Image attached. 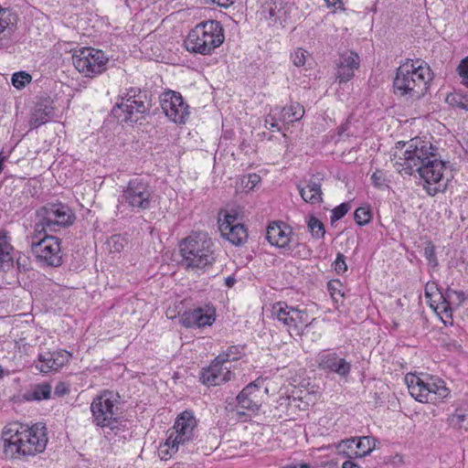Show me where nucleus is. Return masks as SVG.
<instances>
[{
	"mask_svg": "<svg viewBox=\"0 0 468 468\" xmlns=\"http://www.w3.org/2000/svg\"><path fill=\"white\" fill-rule=\"evenodd\" d=\"M75 218L72 210L62 203H48L36 211V222L29 243L38 262L51 267L62 264L60 239L52 233L71 226Z\"/></svg>",
	"mask_w": 468,
	"mask_h": 468,
	"instance_id": "nucleus-1",
	"label": "nucleus"
},
{
	"mask_svg": "<svg viewBox=\"0 0 468 468\" xmlns=\"http://www.w3.org/2000/svg\"><path fill=\"white\" fill-rule=\"evenodd\" d=\"M408 144L409 147L404 152L403 157L395 161L394 167L400 174L410 176L417 172L427 185H438V186L427 187V192L431 196L442 191L446 186L441 184L445 163L440 160L438 148L420 138L411 139Z\"/></svg>",
	"mask_w": 468,
	"mask_h": 468,
	"instance_id": "nucleus-2",
	"label": "nucleus"
},
{
	"mask_svg": "<svg viewBox=\"0 0 468 468\" xmlns=\"http://www.w3.org/2000/svg\"><path fill=\"white\" fill-rule=\"evenodd\" d=\"M45 430L41 423L30 428L19 422L7 424L2 431L3 452L5 458L20 459L42 452L48 442Z\"/></svg>",
	"mask_w": 468,
	"mask_h": 468,
	"instance_id": "nucleus-3",
	"label": "nucleus"
},
{
	"mask_svg": "<svg viewBox=\"0 0 468 468\" xmlns=\"http://www.w3.org/2000/svg\"><path fill=\"white\" fill-rule=\"evenodd\" d=\"M415 64L409 59L399 67L393 81L395 94L417 99L425 94L431 80V72L429 67Z\"/></svg>",
	"mask_w": 468,
	"mask_h": 468,
	"instance_id": "nucleus-4",
	"label": "nucleus"
},
{
	"mask_svg": "<svg viewBox=\"0 0 468 468\" xmlns=\"http://www.w3.org/2000/svg\"><path fill=\"white\" fill-rule=\"evenodd\" d=\"M224 30L220 22L207 20L197 25L185 40L186 48L191 53L210 54L224 42Z\"/></svg>",
	"mask_w": 468,
	"mask_h": 468,
	"instance_id": "nucleus-5",
	"label": "nucleus"
},
{
	"mask_svg": "<svg viewBox=\"0 0 468 468\" xmlns=\"http://www.w3.org/2000/svg\"><path fill=\"white\" fill-rule=\"evenodd\" d=\"M212 246L213 243L206 233L198 232L188 236L180 244L182 264L192 270L212 265L215 261Z\"/></svg>",
	"mask_w": 468,
	"mask_h": 468,
	"instance_id": "nucleus-6",
	"label": "nucleus"
},
{
	"mask_svg": "<svg viewBox=\"0 0 468 468\" xmlns=\"http://www.w3.org/2000/svg\"><path fill=\"white\" fill-rule=\"evenodd\" d=\"M410 395L422 403H437L448 397L449 388L441 378L430 377L424 380L414 374H408L405 377Z\"/></svg>",
	"mask_w": 468,
	"mask_h": 468,
	"instance_id": "nucleus-7",
	"label": "nucleus"
},
{
	"mask_svg": "<svg viewBox=\"0 0 468 468\" xmlns=\"http://www.w3.org/2000/svg\"><path fill=\"white\" fill-rule=\"evenodd\" d=\"M197 426V420L192 411L185 410L180 413L176 419L174 427L164 445L166 449L163 450V447L161 448L162 458H165L167 454L172 455L177 452L179 445H185L194 441Z\"/></svg>",
	"mask_w": 468,
	"mask_h": 468,
	"instance_id": "nucleus-8",
	"label": "nucleus"
},
{
	"mask_svg": "<svg viewBox=\"0 0 468 468\" xmlns=\"http://www.w3.org/2000/svg\"><path fill=\"white\" fill-rule=\"evenodd\" d=\"M153 198V191L143 178L131 179L119 197L118 209L122 212V207L128 206L132 211L139 212L150 207Z\"/></svg>",
	"mask_w": 468,
	"mask_h": 468,
	"instance_id": "nucleus-9",
	"label": "nucleus"
},
{
	"mask_svg": "<svg viewBox=\"0 0 468 468\" xmlns=\"http://www.w3.org/2000/svg\"><path fill=\"white\" fill-rule=\"evenodd\" d=\"M108 61V57L101 50L93 48H82L72 55L75 69L90 78L106 70Z\"/></svg>",
	"mask_w": 468,
	"mask_h": 468,
	"instance_id": "nucleus-10",
	"label": "nucleus"
},
{
	"mask_svg": "<svg viewBox=\"0 0 468 468\" xmlns=\"http://www.w3.org/2000/svg\"><path fill=\"white\" fill-rule=\"evenodd\" d=\"M272 314L288 327L289 334L301 335L308 325V314L305 311L299 310L285 303H277L272 307Z\"/></svg>",
	"mask_w": 468,
	"mask_h": 468,
	"instance_id": "nucleus-11",
	"label": "nucleus"
},
{
	"mask_svg": "<svg viewBox=\"0 0 468 468\" xmlns=\"http://www.w3.org/2000/svg\"><path fill=\"white\" fill-rule=\"evenodd\" d=\"M151 106V100L147 95H139L138 101L116 103L112 112L121 122L136 123L149 113Z\"/></svg>",
	"mask_w": 468,
	"mask_h": 468,
	"instance_id": "nucleus-12",
	"label": "nucleus"
},
{
	"mask_svg": "<svg viewBox=\"0 0 468 468\" xmlns=\"http://www.w3.org/2000/svg\"><path fill=\"white\" fill-rule=\"evenodd\" d=\"M228 354H219L211 362L208 367L203 368L200 373V380L207 386H218L231 379L232 372L228 366Z\"/></svg>",
	"mask_w": 468,
	"mask_h": 468,
	"instance_id": "nucleus-13",
	"label": "nucleus"
},
{
	"mask_svg": "<svg viewBox=\"0 0 468 468\" xmlns=\"http://www.w3.org/2000/svg\"><path fill=\"white\" fill-rule=\"evenodd\" d=\"M90 410L97 426H111L117 420V407L112 400V392L105 391L96 397L90 405Z\"/></svg>",
	"mask_w": 468,
	"mask_h": 468,
	"instance_id": "nucleus-14",
	"label": "nucleus"
},
{
	"mask_svg": "<svg viewBox=\"0 0 468 468\" xmlns=\"http://www.w3.org/2000/svg\"><path fill=\"white\" fill-rule=\"evenodd\" d=\"M161 107L165 115L176 123H185L189 115L188 105L180 93L169 90L163 94Z\"/></svg>",
	"mask_w": 468,
	"mask_h": 468,
	"instance_id": "nucleus-15",
	"label": "nucleus"
},
{
	"mask_svg": "<svg viewBox=\"0 0 468 468\" xmlns=\"http://www.w3.org/2000/svg\"><path fill=\"white\" fill-rule=\"evenodd\" d=\"M221 236L230 243L240 246L247 241L248 231L243 224L237 222V215L227 213L224 218L218 219Z\"/></svg>",
	"mask_w": 468,
	"mask_h": 468,
	"instance_id": "nucleus-16",
	"label": "nucleus"
},
{
	"mask_svg": "<svg viewBox=\"0 0 468 468\" xmlns=\"http://www.w3.org/2000/svg\"><path fill=\"white\" fill-rule=\"evenodd\" d=\"M54 116L55 107L53 101L49 97L41 98L31 110L29 126L31 129L38 128L51 121Z\"/></svg>",
	"mask_w": 468,
	"mask_h": 468,
	"instance_id": "nucleus-17",
	"label": "nucleus"
},
{
	"mask_svg": "<svg viewBox=\"0 0 468 468\" xmlns=\"http://www.w3.org/2000/svg\"><path fill=\"white\" fill-rule=\"evenodd\" d=\"M260 388L259 380L248 384L236 398L238 407L250 411L258 410L261 405Z\"/></svg>",
	"mask_w": 468,
	"mask_h": 468,
	"instance_id": "nucleus-18",
	"label": "nucleus"
},
{
	"mask_svg": "<svg viewBox=\"0 0 468 468\" xmlns=\"http://www.w3.org/2000/svg\"><path fill=\"white\" fill-rule=\"evenodd\" d=\"M291 233L292 230L287 225L274 222L267 228L266 239L272 246L282 249L284 251H291Z\"/></svg>",
	"mask_w": 468,
	"mask_h": 468,
	"instance_id": "nucleus-19",
	"label": "nucleus"
},
{
	"mask_svg": "<svg viewBox=\"0 0 468 468\" xmlns=\"http://www.w3.org/2000/svg\"><path fill=\"white\" fill-rule=\"evenodd\" d=\"M321 369L346 377L350 373L351 365L346 359L339 357L336 353L321 354L318 359Z\"/></svg>",
	"mask_w": 468,
	"mask_h": 468,
	"instance_id": "nucleus-20",
	"label": "nucleus"
},
{
	"mask_svg": "<svg viewBox=\"0 0 468 468\" xmlns=\"http://www.w3.org/2000/svg\"><path fill=\"white\" fill-rule=\"evenodd\" d=\"M214 321V311L204 310L203 308L185 312L181 316L182 324L188 328L210 325Z\"/></svg>",
	"mask_w": 468,
	"mask_h": 468,
	"instance_id": "nucleus-21",
	"label": "nucleus"
},
{
	"mask_svg": "<svg viewBox=\"0 0 468 468\" xmlns=\"http://www.w3.org/2000/svg\"><path fill=\"white\" fill-rule=\"evenodd\" d=\"M302 198L312 205L320 204L323 201V192L321 184L314 179H311L306 186H297Z\"/></svg>",
	"mask_w": 468,
	"mask_h": 468,
	"instance_id": "nucleus-22",
	"label": "nucleus"
},
{
	"mask_svg": "<svg viewBox=\"0 0 468 468\" xmlns=\"http://www.w3.org/2000/svg\"><path fill=\"white\" fill-rule=\"evenodd\" d=\"M12 250L5 235H0V270L5 271L13 266Z\"/></svg>",
	"mask_w": 468,
	"mask_h": 468,
	"instance_id": "nucleus-23",
	"label": "nucleus"
},
{
	"mask_svg": "<svg viewBox=\"0 0 468 468\" xmlns=\"http://www.w3.org/2000/svg\"><path fill=\"white\" fill-rule=\"evenodd\" d=\"M304 109L298 102L292 103L288 107H283L281 111L280 120L284 122H293L303 118Z\"/></svg>",
	"mask_w": 468,
	"mask_h": 468,
	"instance_id": "nucleus-24",
	"label": "nucleus"
},
{
	"mask_svg": "<svg viewBox=\"0 0 468 468\" xmlns=\"http://www.w3.org/2000/svg\"><path fill=\"white\" fill-rule=\"evenodd\" d=\"M51 386L48 383H40L32 387L24 394L26 400H42L50 397Z\"/></svg>",
	"mask_w": 468,
	"mask_h": 468,
	"instance_id": "nucleus-25",
	"label": "nucleus"
},
{
	"mask_svg": "<svg viewBox=\"0 0 468 468\" xmlns=\"http://www.w3.org/2000/svg\"><path fill=\"white\" fill-rule=\"evenodd\" d=\"M356 446L357 457L362 458L368 455L375 448L377 440L371 436L353 437Z\"/></svg>",
	"mask_w": 468,
	"mask_h": 468,
	"instance_id": "nucleus-26",
	"label": "nucleus"
},
{
	"mask_svg": "<svg viewBox=\"0 0 468 468\" xmlns=\"http://www.w3.org/2000/svg\"><path fill=\"white\" fill-rule=\"evenodd\" d=\"M440 298L445 299L452 307L458 308L466 300V295L463 291L447 288L444 292H440Z\"/></svg>",
	"mask_w": 468,
	"mask_h": 468,
	"instance_id": "nucleus-27",
	"label": "nucleus"
},
{
	"mask_svg": "<svg viewBox=\"0 0 468 468\" xmlns=\"http://www.w3.org/2000/svg\"><path fill=\"white\" fill-rule=\"evenodd\" d=\"M337 451L340 454L346 456L348 459L358 458L355 439L349 438L339 442Z\"/></svg>",
	"mask_w": 468,
	"mask_h": 468,
	"instance_id": "nucleus-28",
	"label": "nucleus"
},
{
	"mask_svg": "<svg viewBox=\"0 0 468 468\" xmlns=\"http://www.w3.org/2000/svg\"><path fill=\"white\" fill-rule=\"evenodd\" d=\"M307 227L313 238L316 239H323L325 233L324 226L320 219L311 216L307 221Z\"/></svg>",
	"mask_w": 468,
	"mask_h": 468,
	"instance_id": "nucleus-29",
	"label": "nucleus"
},
{
	"mask_svg": "<svg viewBox=\"0 0 468 468\" xmlns=\"http://www.w3.org/2000/svg\"><path fill=\"white\" fill-rule=\"evenodd\" d=\"M53 359L55 356L53 353L48 352L45 354L38 355V361L40 365H37V367L43 373H48L52 370H57V367L53 365Z\"/></svg>",
	"mask_w": 468,
	"mask_h": 468,
	"instance_id": "nucleus-30",
	"label": "nucleus"
},
{
	"mask_svg": "<svg viewBox=\"0 0 468 468\" xmlns=\"http://www.w3.org/2000/svg\"><path fill=\"white\" fill-rule=\"evenodd\" d=\"M441 302L439 303L435 308V311L439 314H442L441 320L444 324H452V306L445 300L441 299Z\"/></svg>",
	"mask_w": 468,
	"mask_h": 468,
	"instance_id": "nucleus-31",
	"label": "nucleus"
},
{
	"mask_svg": "<svg viewBox=\"0 0 468 468\" xmlns=\"http://www.w3.org/2000/svg\"><path fill=\"white\" fill-rule=\"evenodd\" d=\"M127 244V240L120 234L112 235L107 240V245L111 252H121Z\"/></svg>",
	"mask_w": 468,
	"mask_h": 468,
	"instance_id": "nucleus-32",
	"label": "nucleus"
},
{
	"mask_svg": "<svg viewBox=\"0 0 468 468\" xmlns=\"http://www.w3.org/2000/svg\"><path fill=\"white\" fill-rule=\"evenodd\" d=\"M354 218L357 225L364 226L371 220V211L368 207H360L356 209Z\"/></svg>",
	"mask_w": 468,
	"mask_h": 468,
	"instance_id": "nucleus-33",
	"label": "nucleus"
},
{
	"mask_svg": "<svg viewBox=\"0 0 468 468\" xmlns=\"http://www.w3.org/2000/svg\"><path fill=\"white\" fill-rule=\"evenodd\" d=\"M32 80L30 74L26 71L16 72L12 76V84L16 89H23Z\"/></svg>",
	"mask_w": 468,
	"mask_h": 468,
	"instance_id": "nucleus-34",
	"label": "nucleus"
},
{
	"mask_svg": "<svg viewBox=\"0 0 468 468\" xmlns=\"http://www.w3.org/2000/svg\"><path fill=\"white\" fill-rule=\"evenodd\" d=\"M310 58L308 52L303 48H297L291 54V58L294 66L303 67Z\"/></svg>",
	"mask_w": 468,
	"mask_h": 468,
	"instance_id": "nucleus-35",
	"label": "nucleus"
},
{
	"mask_svg": "<svg viewBox=\"0 0 468 468\" xmlns=\"http://www.w3.org/2000/svg\"><path fill=\"white\" fill-rule=\"evenodd\" d=\"M447 101L460 109L468 111V93H456L454 95L448 96Z\"/></svg>",
	"mask_w": 468,
	"mask_h": 468,
	"instance_id": "nucleus-36",
	"label": "nucleus"
},
{
	"mask_svg": "<svg viewBox=\"0 0 468 468\" xmlns=\"http://www.w3.org/2000/svg\"><path fill=\"white\" fill-rule=\"evenodd\" d=\"M340 66L357 69L359 67V57L357 54L350 52L349 54H345L341 57L339 64Z\"/></svg>",
	"mask_w": 468,
	"mask_h": 468,
	"instance_id": "nucleus-37",
	"label": "nucleus"
},
{
	"mask_svg": "<svg viewBox=\"0 0 468 468\" xmlns=\"http://www.w3.org/2000/svg\"><path fill=\"white\" fill-rule=\"evenodd\" d=\"M423 255L432 267L438 266V260L435 253V246L431 241H427L423 249Z\"/></svg>",
	"mask_w": 468,
	"mask_h": 468,
	"instance_id": "nucleus-38",
	"label": "nucleus"
},
{
	"mask_svg": "<svg viewBox=\"0 0 468 468\" xmlns=\"http://www.w3.org/2000/svg\"><path fill=\"white\" fill-rule=\"evenodd\" d=\"M349 209H350L349 203H342L339 206L335 207L332 210L331 223L333 224L334 222L344 218Z\"/></svg>",
	"mask_w": 468,
	"mask_h": 468,
	"instance_id": "nucleus-39",
	"label": "nucleus"
},
{
	"mask_svg": "<svg viewBox=\"0 0 468 468\" xmlns=\"http://www.w3.org/2000/svg\"><path fill=\"white\" fill-rule=\"evenodd\" d=\"M354 75V69L338 65L336 79L340 83L349 81Z\"/></svg>",
	"mask_w": 468,
	"mask_h": 468,
	"instance_id": "nucleus-40",
	"label": "nucleus"
},
{
	"mask_svg": "<svg viewBox=\"0 0 468 468\" xmlns=\"http://www.w3.org/2000/svg\"><path fill=\"white\" fill-rule=\"evenodd\" d=\"M55 356V359H53V365L57 367V370H58L60 367H62L65 364H67L69 360V357L71 356L70 353L61 350L58 352L53 353Z\"/></svg>",
	"mask_w": 468,
	"mask_h": 468,
	"instance_id": "nucleus-41",
	"label": "nucleus"
},
{
	"mask_svg": "<svg viewBox=\"0 0 468 468\" xmlns=\"http://www.w3.org/2000/svg\"><path fill=\"white\" fill-rule=\"evenodd\" d=\"M457 71L462 79V83L468 88V56L461 60Z\"/></svg>",
	"mask_w": 468,
	"mask_h": 468,
	"instance_id": "nucleus-42",
	"label": "nucleus"
},
{
	"mask_svg": "<svg viewBox=\"0 0 468 468\" xmlns=\"http://www.w3.org/2000/svg\"><path fill=\"white\" fill-rule=\"evenodd\" d=\"M335 271L337 274H343L347 271V265L346 263V257L343 253L338 252L336 255V259L334 263Z\"/></svg>",
	"mask_w": 468,
	"mask_h": 468,
	"instance_id": "nucleus-43",
	"label": "nucleus"
},
{
	"mask_svg": "<svg viewBox=\"0 0 468 468\" xmlns=\"http://www.w3.org/2000/svg\"><path fill=\"white\" fill-rule=\"evenodd\" d=\"M139 95H147L146 91H142L136 88H131L122 98L121 102L129 103L131 101H138Z\"/></svg>",
	"mask_w": 468,
	"mask_h": 468,
	"instance_id": "nucleus-44",
	"label": "nucleus"
},
{
	"mask_svg": "<svg viewBox=\"0 0 468 468\" xmlns=\"http://www.w3.org/2000/svg\"><path fill=\"white\" fill-rule=\"evenodd\" d=\"M371 180L374 186L380 187L386 185V179L384 176V174L380 170H377L373 175L371 176Z\"/></svg>",
	"mask_w": 468,
	"mask_h": 468,
	"instance_id": "nucleus-45",
	"label": "nucleus"
},
{
	"mask_svg": "<svg viewBox=\"0 0 468 468\" xmlns=\"http://www.w3.org/2000/svg\"><path fill=\"white\" fill-rule=\"evenodd\" d=\"M223 354H228L229 356L228 359V364H229L231 361H235L239 358V355L240 354V348L239 346H232L229 347V349Z\"/></svg>",
	"mask_w": 468,
	"mask_h": 468,
	"instance_id": "nucleus-46",
	"label": "nucleus"
},
{
	"mask_svg": "<svg viewBox=\"0 0 468 468\" xmlns=\"http://www.w3.org/2000/svg\"><path fill=\"white\" fill-rule=\"evenodd\" d=\"M69 392V388L66 387L64 383H58L55 388V395H58L59 397L67 394Z\"/></svg>",
	"mask_w": 468,
	"mask_h": 468,
	"instance_id": "nucleus-47",
	"label": "nucleus"
},
{
	"mask_svg": "<svg viewBox=\"0 0 468 468\" xmlns=\"http://www.w3.org/2000/svg\"><path fill=\"white\" fill-rule=\"evenodd\" d=\"M464 419H465L464 414H453L451 417V422L455 426L461 427V424L464 420Z\"/></svg>",
	"mask_w": 468,
	"mask_h": 468,
	"instance_id": "nucleus-48",
	"label": "nucleus"
},
{
	"mask_svg": "<svg viewBox=\"0 0 468 468\" xmlns=\"http://www.w3.org/2000/svg\"><path fill=\"white\" fill-rule=\"evenodd\" d=\"M265 125H266L267 128H269L268 125H270V128H277L278 130H280V127H279V125L277 123L276 119L272 115H271V114H269L266 117V119H265Z\"/></svg>",
	"mask_w": 468,
	"mask_h": 468,
	"instance_id": "nucleus-49",
	"label": "nucleus"
},
{
	"mask_svg": "<svg viewBox=\"0 0 468 468\" xmlns=\"http://www.w3.org/2000/svg\"><path fill=\"white\" fill-rule=\"evenodd\" d=\"M327 6H335L337 9L344 10V3L342 0H324Z\"/></svg>",
	"mask_w": 468,
	"mask_h": 468,
	"instance_id": "nucleus-50",
	"label": "nucleus"
},
{
	"mask_svg": "<svg viewBox=\"0 0 468 468\" xmlns=\"http://www.w3.org/2000/svg\"><path fill=\"white\" fill-rule=\"evenodd\" d=\"M342 468H360L357 463L352 461V459H348L345 461L342 464Z\"/></svg>",
	"mask_w": 468,
	"mask_h": 468,
	"instance_id": "nucleus-51",
	"label": "nucleus"
},
{
	"mask_svg": "<svg viewBox=\"0 0 468 468\" xmlns=\"http://www.w3.org/2000/svg\"><path fill=\"white\" fill-rule=\"evenodd\" d=\"M236 282V279L232 276H229L225 279V284L228 286V287H232Z\"/></svg>",
	"mask_w": 468,
	"mask_h": 468,
	"instance_id": "nucleus-52",
	"label": "nucleus"
},
{
	"mask_svg": "<svg viewBox=\"0 0 468 468\" xmlns=\"http://www.w3.org/2000/svg\"><path fill=\"white\" fill-rule=\"evenodd\" d=\"M250 182L252 184L251 187H253L255 186V184L260 181V176L255 175V174L254 175H250Z\"/></svg>",
	"mask_w": 468,
	"mask_h": 468,
	"instance_id": "nucleus-53",
	"label": "nucleus"
},
{
	"mask_svg": "<svg viewBox=\"0 0 468 468\" xmlns=\"http://www.w3.org/2000/svg\"><path fill=\"white\" fill-rule=\"evenodd\" d=\"M6 160V156L3 154V153H0V174L4 170V164Z\"/></svg>",
	"mask_w": 468,
	"mask_h": 468,
	"instance_id": "nucleus-54",
	"label": "nucleus"
},
{
	"mask_svg": "<svg viewBox=\"0 0 468 468\" xmlns=\"http://www.w3.org/2000/svg\"><path fill=\"white\" fill-rule=\"evenodd\" d=\"M233 3V0H220L219 6L228 7Z\"/></svg>",
	"mask_w": 468,
	"mask_h": 468,
	"instance_id": "nucleus-55",
	"label": "nucleus"
},
{
	"mask_svg": "<svg viewBox=\"0 0 468 468\" xmlns=\"http://www.w3.org/2000/svg\"><path fill=\"white\" fill-rule=\"evenodd\" d=\"M268 12H269V16H266L267 18L271 19V18L274 17V16H275V8L270 6Z\"/></svg>",
	"mask_w": 468,
	"mask_h": 468,
	"instance_id": "nucleus-56",
	"label": "nucleus"
},
{
	"mask_svg": "<svg viewBox=\"0 0 468 468\" xmlns=\"http://www.w3.org/2000/svg\"><path fill=\"white\" fill-rule=\"evenodd\" d=\"M433 286V284L430 285L429 283L426 285V288H425V294H426V297H430V292H431V289Z\"/></svg>",
	"mask_w": 468,
	"mask_h": 468,
	"instance_id": "nucleus-57",
	"label": "nucleus"
},
{
	"mask_svg": "<svg viewBox=\"0 0 468 468\" xmlns=\"http://www.w3.org/2000/svg\"><path fill=\"white\" fill-rule=\"evenodd\" d=\"M300 468H310V465L308 463H302L300 464Z\"/></svg>",
	"mask_w": 468,
	"mask_h": 468,
	"instance_id": "nucleus-58",
	"label": "nucleus"
},
{
	"mask_svg": "<svg viewBox=\"0 0 468 468\" xmlns=\"http://www.w3.org/2000/svg\"><path fill=\"white\" fill-rule=\"evenodd\" d=\"M212 3H215L219 5L220 0H210Z\"/></svg>",
	"mask_w": 468,
	"mask_h": 468,
	"instance_id": "nucleus-59",
	"label": "nucleus"
},
{
	"mask_svg": "<svg viewBox=\"0 0 468 468\" xmlns=\"http://www.w3.org/2000/svg\"><path fill=\"white\" fill-rule=\"evenodd\" d=\"M2 374H3V368H2V367L0 366V377L2 376Z\"/></svg>",
	"mask_w": 468,
	"mask_h": 468,
	"instance_id": "nucleus-60",
	"label": "nucleus"
},
{
	"mask_svg": "<svg viewBox=\"0 0 468 468\" xmlns=\"http://www.w3.org/2000/svg\"><path fill=\"white\" fill-rule=\"evenodd\" d=\"M328 288H329V290H332L331 283L328 284Z\"/></svg>",
	"mask_w": 468,
	"mask_h": 468,
	"instance_id": "nucleus-61",
	"label": "nucleus"
}]
</instances>
